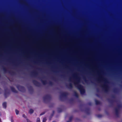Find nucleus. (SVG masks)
<instances>
[{
	"mask_svg": "<svg viewBox=\"0 0 122 122\" xmlns=\"http://www.w3.org/2000/svg\"><path fill=\"white\" fill-rule=\"evenodd\" d=\"M103 87L104 89L105 92H108L109 89L108 86H107L105 84H104L103 86Z\"/></svg>",
	"mask_w": 122,
	"mask_h": 122,
	"instance_id": "obj_2",
	"label": "nucleus"
},
{
	"mask_svg": "<svg viewBox=\"0 0 122 122\" xmlns=\"http://www.w3.org/2000/svg\"><path fill=\"white\" fill-rule=\"evenodd\" d=\"M27 122H31L30 121V120H29L28 119H27Z\"/></svg>",
	"mask_w": 122,
	"mask_h": 122,
	"instance_id": "obj_18",
	"label": "nucleus"
},
{
	"mask_svg": "<svg viewBox=\"0 0 122 122\" xmlns=\"http://www.w3.org/2000/svg\"><path fill=\"white\" fill-rule=\"evenodd\" d=\"M6 102H4L3 103V107L5 108H6Z\"/></svg>",
	"mask_w": 122,
	"mask_h": 122,
	"instance_id": "obj_4",
	"label": "nucleus"
},
{
	"mask_svg": "<svg viewBox=\"0 0 122 122\" xmlns=\"http://www.w3.org/2000/svg\"><path fill=\"white\" fill-rule=\"evenodd\" d=\"M0 122H1V120L0 118Z\"/></svg>",
	"mask_w": 122,
	"mask_h": 122,
	"instance_id": "obj_22",
	"label": "nucleus"
},
{
	"mask_svg": "<svg viewBox=\"0 0 122 122\" xmlns=\"http://www.w3.org/2000/svg\"><path fill=\"white\" fill-rule=\"evenodd\" d=\"M35 74H37V73H35Z\"/></svg>",
	"mask_w": 122,
	"mask_h": 122,
	"instance_id": "obj_24",
	"label": "nucleus"
},
{
	"mask_svg": "<svg viewBox=\"0 0 122 122\" xmlns=\"http://www.w3.org/2000/svg\"><path fill=\"white\" fill-rule=\"evenodd\" d=\"M53 122H56V121H54Z\"/></svg>",
	"mask_w": 122,
	"mask_h": 122,
	"instance_id": "obj_23",
	"label": "nucleus"
},
{
	"mask_svg": "<svg viewBox=\"0 0 122 122\" xmlns=\"http://www.w3.org/2000/svg\"><path fill=\"white\" fill-rule=\"evenodd\" d=\"M15 112H16V114L17 115L18 114L19 112V111H18L17 110H15Z\"/></svg>",
	"mask_w": 122,
	"mask_h": 122,
	"instance_id": "obj_15",
	"label": "nucleus"
},
{
	"mask_svg": "<svg viewBox=\"0 0 122 122\" xmlns=\"http://www.w3.org/2000/svg\"><path fill=\"white\" fill-rule=\"evenodd\" d=\"M33 109H31L29 111V112L30 113V114L32 113H33Z\"/></svg>",
	"mask_w": 122,
	"mask_h": 122,
	"instance_id": "obj_9",
	"label": "nucleus"
},
{
	"mask_svg": "<svg viewBox=\"0 0 122 122\" xmlns=\"http://www.w3.org/2000/svg\"><path fill=\"white\" fill-rule=\"evenodd\" d=\"M95 102L96 103V104H100V102L98 100H95Z\"/></svg>",
	"mask_w": 122,
	"mask_h": 122,
	"instance_id": "obj_5",
	"label": "nucleus"
},
{
	"mask_svg": "<svg viewBox=\"0 0 122 122\" xmlns=\"http://www.w3.org/2000/svg\"><path fill=\"white\" fill-rule=\"evenodd\" d=\"M73 76L77 80L76 82H74V84L76 87L80 91L81 94H83L85 92V91L83 86L79 84V83L80 81V78L76 74L73 75Z\"/></svg>",
	"mask_w": 122,
	"mask_h": 122,
	"instance_id": "obj_1",
	"label": "nucleus"
},
{
	"mask_svg": "<svg viewBox=\"0 0 122 122\" xmlns=\"http://www.w3.org/2000/svg\"><path fill=\"white\" fill-rule=\"evenodd\" d=\"M11 122H14L12 118L11 119Z\"/></svg>",
	"mask_w": 122,
	"mask_h": 122,
	"instance_id": "obj_20",
	"label": "nucleus"
},
{
	"mask_svg": "<svg viewBox=\"0 0 122 122\" xmlns=\"http://www.w3.org/2000/svg\"><path fill=\"white\" fill-rule=\"evenodd\" d=\"M100 78H102V77H100Z\"/></svg>",
	"mask_w": 122,
	"mask_h": 122,
	"instance_id": "obj_26",
	"label": "nucleus"
},
{
	"mask_svg": "<svg viewBox=\"0 0 122 122\" xmlns=\"http://www.w3.org/2000/svg\"><path fill=\"white\" fill-rule=\"evenodd\" d=\"M75 95L76 96H77L78 95L77 93L76 92H75Z\"/></svg>",
	"mask_w": 122,
	"mask_h": 122,
	"instance_id": "obj_19",
	"label": "nucleus"
},
{
	"mask_svg": "<svg viewBox=\"0 0 122 122\" xmlns=\"http://www.w3.org/2000/svg\"><path fill=\"white\" fill-rule=\"evenodd\" d=\"M33 82L36 85V84H37L38 83V82L37 81H33Z\"/></svg>",
	"mask_w": 122,
	"mask_h": 122,
	"instance_id": "obj_12",
	"label": "nucleus"
},
{
	"mask_svg": "<svg viewBox=\"0 0 122 122\" xmlns=\"http://www.w3.org/2000/svg\"><path fill=\"white\" fill-rule=\"evenodd\" d=\"M11 89L12 91L16 93L17 92V91L13 87H11Z\"/></svg>",
	"mask_w": 122,
	"mask_h": 122,
	"instance_id": "obj_3",
	"label": "nucleus"
},
{
	"mask_svg": "<svg viewBox=\"0 0 122 122\" xmlns=\"http://www.w3.org/2000/svg\"><path fill=\"white\" fill-rule=\"evenodd\" d=\"M72 118V117H70L69 118V121H67V122H71V121Z\"/></svg>",
	"mask_w": 122,
	"mask_h": 122,
	"instance_id": "obj_10",
	"label": "nucleus"
},
{
	"mask_svg": "<svg viewBox=\"0 0 122 122\" xmlns=\"http://www.w3.org/2000/svg\"><path fill=\"white\" fill-rule=\"evenodd\" d=\"M119 111L118 109L116 108L115 109L116 113L117 115Z\"/></svg>",
	"mask_w": 122,
	"mask_h": 122,
	"instance_id": "obj_6",
	"label": "nucleus"
},
{
	"mask_svg": "<svg viewBox=\"0 0 122 122\" xmlns=\"http://www.w3.org/2000/svg\"><path fill=\"white\" fill-rule=\"evenodd\" d=\"M23 117H24V118H26V116H25V115H24H24H23Z\"/></svg>",
	"mask_w": 122,
	"mask_h": 122,
	"instance_id": "obj_17",
	"label": "nucleus"
},
{
	"mask_svg": "<svg viewBox=\"0 0 122 122\" xmlns=\"http://www.w3.org/2000/svg\"><path fill=\"white\" fill-rule=\"evenodd\" d=\"M45 113V112H43L42 113H41L40 114V116L42 115H43Z\"/></svg>",
	"mask_w": 122,
	"mask_h": 122,
	"instance_id": "obj_16",
	"label": "nucleus"
},
{
	"mask_svg": "<svg viewBox=\"0 0 122 122\" xmlns=\"http://www.w3.org/2000/svg\"><path fill=\"white\" fill-rule=\"evenodd\" d=\"M69 86L71 88H72V86L71 83H70L69 84Z\"/></svg>",
	"mask_w": 122,
	"mask_h": 122,
	"instance_id": "obj_14",
	"label": "nucleus"
},
{
	"mask_svg": "<svg viewBox=\"0 0 122 122\" xmlns=\"http://www.w3.org/2000/svg\"><path fill=\"white\" fill-rule=\"evenodd\" d=\"M42 82L44 85H46L47 83V82L46 81H42Z\"/></svg>",
	"mask_w": 122,
	"mask_h": 122,
	"instance_id": "obj_7",
	"label": "nucleus"
},
{
	"mask_svg": "<svg viewBox=\"0 0 122 122\" xmlns=\"http://www.w3.org/2000/svg\"><path fill=\"white\" fill-rule=\"evenodd\" d=\"M62 96L64 97H66V94L65 92H63L62 94Z\"/></svg>",
	"mask_w": 122,
	"mask_h": 122,
	"instance_id": "obj_8",
	"label": "nucleus"
},
{
	"mask_svg": "<svg viewBox=\"0 0 122 122\" xmlns=\"http://www.w3.org/2000/svg\"><path fill=\"white\" fill-rule=\"evenodd\" d=\"M0 91H1V90L0 89Z\"/></svg>",
	"mask_w": 122,
	"mask_h": 122,
	"instance_id": "obj_25",
	"label": "nucleus"
},
{
	"mask_svg": "<svg viewBox=\"0 0 122 122\" xmlns=\"http://www.w3.org/2000/svg\"><path fill=\"white\" fill-rule=\"evenodd\" d=\"M46 117H44L43 118V122H46Z\"/></svg>",
	"mask_w": 122,
	"mask_h": 122,
	"instance_id": "obj_11",
	"label": "nucleus"
},
{
	"mask_svg": "<svg viewBox=\"0 0 122 122\" xmlns=\"http://www.w3.org/2000/svg\"><path fill=\"white\" fill-rule=\"evenodd\" d=\"M19 90L20 91H22V90H20L19 88H18Z\"/></svg>",
	"mask_w": 122,
	"mask_h": 122,
	"instance_id": "obj_21",
	"label": "nucleus"
},
{
	"mask_svg": "<svg viewBox=\"0 0 122 122\" xmlns=\"http://www.w3.org/2000/svg\"><path fill=\"white\" fill-rule=\"evenodd\" d=\"M70 81H71V80H70Z\"/></svg>",
	"mask_w": 122,
	"mask_h": 122,
	"instance_id": "obj_27",
	"label": "nucleus"
},
{
	"mask_svg": "<svg viewBox=\"0 0 122 122\" xmlns=\"http://www.w3.org/2000/svg\"><path fill=\"white\" fill-rule=\"evenodd\" d=\"M36 122H40V119L39 118H37V120Z\"/></svg>",
	"mask_w": 122,
	"mask_h": 122,
	"instance_id": "obj_13",
	"label": "nucleus"
}]
</instances>
